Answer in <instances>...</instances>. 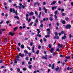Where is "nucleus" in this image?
<instances>
[{"label":"nucleus","mask_w":73,"mask_h":73,"mask_svg":"<svg viewBox=\"0 0 73 73\" xmlns=\"http://www.w3.org/2000/svg\"><path fill=\"white\" fill-rule=\"evenodd\" d=\"M19 34L20 36H21V35H23V34H22V33L20 32L19 33Z\"/></svg>","instance_id":"59"},{"label":"nucleus","mask_w":73,"mask_h":73,"mask_svg":"<svg viewBox=\"0 0 73 73\" xmlns=\"http://www.w3.org/2000/svg\"><path fill=\"white\" fill-rule=\"evenodd\" d=\"M62 66H64V65H66V63H65L64 62H63L62 63Z\"/></svg>","instance_id":"28"},{"label":"nucleus","mask_w":73,"mask_h":73,"mask_svg":"<svg viewBox=\"0 0 73 73\" xmlns=\"http://www.w3.org/2000/svg\"><path fill=\"white\" fill-rule=\"evenodd\" d=\"M28 54L29 57H30L31 56V52H29Z\"/></svg>","instance_id":"37"},{"label":"nucleus","mask_w":73,"mask_h":73,"mask_svg":"<svg viewBox=\"0 0 73 73\" xmlns=\"http://www.w3.org/2000/svg\"><path fill=\"white\" fill-rule=\"evenodd\" d=\"M59 69V67L58 66H57V68H55L56 72H57L58 70Z\"/></svg>","instance_id":"19"},{"label":"nucleus","mask_w":73,"mask_h":73,"mask_svg":"<svg viewBox=\"0 0 73 73\" xmlns=\"http://www.w3.org/2000/svg\"><path fill=\"white\" fill-rule=\"evenodd\" d=\"M66 38V36L65 35H64L62 37V40H65Z\"/></svg>","instance_id":"11"},{"label":"nucleus","mask_w":73,"mask_h":73,"mask_svg":"<svg viewBox=\"0 0 73 73\" xmlns=\"http://www.w3.org/2000/svg\"><path fill=\"white\" fill-rule=\"evenodd\" d=\"M35 45H33V47L32 49V52L33 53H35Z\"/></svg>","instance_id":"7"},{"label":"nucleus","mask_w":73,"mask_h":73,"mask_svg":"<svg viewBox=\"0 0 73 73\" xmlns=\"http://www.w3.org/2000/svg\"><path fill=\"white\" fill-rule=\"evenodd\" d=\"M52 69H53L54 68V64H53L52 65Z\"/></svg>","instance_id":"29"},{"label":"nucleus","mask_w":73,"mask_h":73,"mask_svg":"<svg viewBox=\"0 0 73 73\" xmlns=\"http://www.w3.org/2000/svg\"><path fill=\"white\" fill-rule=\"evenodd\" d=\"M27 48H28V49H29V50H31V48H30L29 47L27 46Z\"/></svg>","instance_id":"62"},{"label":"nucleus","mask_w":73,"mask_h":73,"mask_svg":"<svg viewBox=\"0 0 73 73\" xmlns=\"http://www.w3.org/2000/svg\"><path fill=\"white\" fill-rule=\"evenodd\" d=\"M22 7L23 9H24V8H25V6H24V5H22Z\"/></svg>","instance_id":"54"},{"label":"nucleus","mask_w":73,"mask_h":73,"mask_svg":"<svg viewBox=\"0 0 73 73\" xmlns=\"http://www.w3.org/2000/svg\"><path fill=\"white\" fill-rule=\"evenodd\" d=\"M41 46L39 45H38V49H40L41 48Z\"/></svg>","instance_id":"51"},{"label":"nucleus","mask_w":73,"mask_h":73,"mask_svg":"<svg viewBox=\"0 0 73 73\" xmlns=\"http://www.w3.org/2000/svg\"><path fill=\"white\" fill-rule=\"evenodd\" d=\"M54 17L55 19H57V17L56 15H54Z\"/></svg>","instance_id":"35"},{"label":"nucleus","mask_w":73,"mask_h":73,"mask_svg":"<svg viewBox=\"0 0 73 73\" xmlns=\"http://www.w3.org/2000/svg\"><path fill=\"white\" fill-rule=\"evenodd\" d=\"M62 24H65V23H66V22H65V21L64 20H63L62 21Z\"/></svg>","instance_id":"21"},{"label":"nucleus","mask_w":73,"mask_h":73,"mask_svg":"<svg viewBox=\"0 0 73 73\" xmlns=\"http://www.w3.org/2000/svg\"><path fill=\"white\" fill-rule=\"evenodd\" d=\"M28 68L29 69H31V68H32V65H30L28 66Z\"/></svg>","instance_id":"23"},{"label":"nucleus","mask_w":73,"mask_h":73,"mask_svg":"<svg viewBox=\"0 0 73 73\" xmlns=\"http://www.w3.org/2000/svg\"><path fill=\"white\" fill-rule=\"evenodd\" d=\"M43 9L44 10V12L45 13H47V10L46 9L45 7H43Z\"/></svg>","instance_id":"15"},{"label":"nucleus","mask_w":73,"mask_h":73,"mask_svg":"<svg viewBox=\"0 0 73 73\" xmlns=\"http://www.w3.org/2000/svg\"><path fill=\"white\" fill-rule=\"evenodd\" d=\"M28 64H29V65H30V64H31V62L30 61L29 62H28Z\"/></svg>","instance_id":"64"},{"label":"nucleus","mask_w":73,"mask_h":73,"mask_svg":"<svg viewBox=\"0 0 73 73\" xmlns=\"http://www.w3.org/2000/svg\"><path fill=\"white\" fill-rule=\"evenodd\" d=\"M48 48H51L52 47V46H51V45L50 44H49L48 45Z\"/></svg>","instance_id":"34"},{"label":"nucleus","mask_w":73,"mask_h":73,"mask_svg":"<svg viewBox=\"0 0 73 73\" xmlns=\"http://www.w3.org/2000/svg\"><path fill=\"white\" fill-rule=\"evenodd\" d=\"M43 40L44 41V42H46V40L45 38H43Z\"/></svg>","instance_id":"39"},{"label":"nucleus","mask_w":73,"mask_h":73,"mask_svg":"<svg viewBox=\"0 0 73 73\" xmlns=\"http://www.w3.org/2000/svg\"><path fill=\"white\" fill-rule=\"evenodd\" d=\"M45 4H46V3H45V2H43V5H45Z\"/></svg>","instance_id":"61"},{"label":"nucleus","mask_w":73,"mask_h":73,"mask_svg":"<svg viewBox=\"0 0 73 73\" xmlns=\"http://www.w3.org/2000/svg\"><path fill=\"white\" fill-rule=\"evenodd\" d=\"M24 53H25V54H27L28 53V51L26 50H24Z\"/></svg>","instance_id":"12"},{"label":"nucleus","mask_w":73,"mask_h":73,"mask_svg":"<svg viewBox=\"0 0 73 73\" xmlns=\"http://www.w3.org/2000/svg\"><path fill=\"white\" fill-rule=\"evenodd\" d=\"M1 31H2V32H4V31H5V29H1Z\"/></svg>","instance_id":"58"},{"label":"nucleus","mask_w":73,"mask_h":73,"mask_svg":"<svg viewBox=\"0 0 73 73\" xmlns=\"http://www.w3.org/2000/svg\"><path fill=\"white\" fill-rule=\"evenodd\" d=\"M56 50L57 52H58V51H59L60 50V49H59L58 48H57L56 49Z\"/></svg>","instance_id":"46"},{"label":"nucleus","mask_w":73,"mask_h":73,"mask_svg":"<svg viewBox=\"0 0 73 73\" xmlns=\"http://www.w3.org/2000/svg\"><path fill=\"white\" fill-rule=\"evenodd\" d=\"M35 14L36 15H38V13H37V11H35Z\"/></svg>","instance_id":"38"},{"label":"nucleus","mask_w":73,"mask_h":73,"mask_svg":"<svg viewBox=\"0 0 73 73\" xmlns=\"http://www.w3.org/2000/svg\"><path fill=\"white\" fill-rule=\"evenodd\" d=\"M19 57H20L19 56V55H17V56H16V58H19Z\"/></svg>","instance_id":"43"},{"label":"nucleus","mask_w":73,"mask_h":73,"mask_svg":"<svg viewBox=\"0 0 73 73\" xmlns=\"http://www.w3.org/2000/svg\"><path fill=\"white\" fill-rule=\"evenodd\" d=\"M54 50V48H52L50 50V52L51 53H53V50Z\"/></svg>","instance_id":"18"},{"label":"nucleus","mask_w":73,"mask_h":73,"mask_svg":"<svg viewBox=\"0 0 73 73\" xmlns=\"http://www.w3.org/2000/svg\"><path fill=\"white\" fill-rule=\"evenodd\" d=\"M56 3V1H53L52 3H51V5H52L53 4H54Z\"/></svg>","instance_id":"16"},{"label":"nucleus","mask_w":73,"mask_h":73,"mask_svg":"<svg viewBox=\"0 0 73 73\" xmlns=\"http://www.w3.org/2000/svg\"><path fill=\"white\" fill-rule=\"evenodd\" d=\"M41 43H42V39H41L39 41Z\"/></svg>","instance_id":"55"},{"label":"nucleus","mask_w":73,"mask_h":73,"mask_svg":"<svg viewBox=\"0 0 73 73\" xmlns=\"http://www.w3.org/2000/svg\"><path fill=\"white\" fill-rule=\"evenodd\" d=\"M40 27H41V28H42L43 27V24L41 23V25H40Z\"/></svg>","instance_id":"41"},{"label":"nucleus","mask_w":73,"mask_h":73,"mask_svg":"<svg viewBox=\"0 0 73 73\" xmlns=\"http://www.w3.org/2000/svg\"><path fill=\"white\" fill-rule=\"evenodd\" d=\"M62 16H65L66 15H65V13H62Z\"/></svg>","instance_id":"45"},{"label":"nucleus","mask_w":73,"mask_h":73,"mask_svg":"<svg viewBox=\"0 0 73 73\" xmlns=\"http://www.w3.org/2000/svg\"><path fill=\"white\" fill-rule=\"evenodd\" d=\"M31 21V19L30 18H29L28 21V23H29V22H30V21Z\"/></svg>","instance_id":"50"},{"label":"nucleus","mask_w":73,"mask_h":73,"mask_svg":"<svg viewBox=\"0 0 73 73\" xmlns=\"http://www.w3.org/2000/svg\"><path fill=\"white\" fill-rule=\"evenodd\" d=\"M18 8L19 9H21V6H19L18 7Z\"/></svg>","instance_id":"63"},{"label":"nucleus","mask_w":73,"mask_h":73,"mask_svg":"<svg viewBox=\"0 0 73 73\" xmlns=\"http://www.w3.org/2000/svg\"><path fill=\"white\" fill-rule=\"evenodd\" d=\"M17 71L18 72H20V68H17Z\"/></svg>","instance_id":"24"},{"label":"nucleus","mask_w":73,"mask_h":73,"mask_svg":"<svg viewBox=\"0 0 73 73\" xmlns=\"http://www.w3.org/2000/svg\"><path fill=\"white\" fill-rule=\"evenodd\" d=\"M65 58H66V59H69L70 58V56H66L65 57Z\"/></svg>","instance_id":"25"},{"label":"nucleus","mask_w":73,"mask_h":73,"mask_svg":"<svg viewBox=\"0 0 73 73\" xmlns=\"http://www.w3.org/2000/svg\"><path fill=\"white\" fill-rule=\"evenodd\" d=\"M59 70H58V72H60V71H61V69H62V67H60L59 68Z\"/></svg>","instance_id":"22"},{"label":"nucleus","mask_w":73,"mask_h":73,"mask_svg":"<svg viewBox=\"0 0 73 73\" xmlns=\"http://www.w3.org/2000/svg\"><path fill=\"white\" fill-rule=\"evenodd\" d=\"M14 18L15 19H17V20H19V17L18 16H15V17H14Z\"/></svg>","instance_id":"17"},{"label":"nucleus","mask_w":73,"mask_h":73,"mask_svg":"<svg viewBox=\"0 0 73 73\" xmlns=\"http://www.w3.org/2000/svg\"><path fill=\"white\" fill-rule=\"evenodd\" d=\"M40 51V50H38L36 52V54H38L39 53V52Z\"/></svg>","instance_id":"42"},{"label":"nucleus","mask_w":73,"mask_h":73,"mask_svg":"<svg viewBox=\"0 0 73 73\" xmlns=\"http://www.w3.org/2000/svg\"><path fill=\"white\" fill-rule=\"evenodd\" d=\"M25 59L26 60H27V61H28V60H29V58H28V57H26L25 58Z\"/></svg>","instance_id":"44"},{"label":"nucleus","mask_w":73,"mask_h":73,"mask_svg":"<svg viewBox=\"0 0 73 73\" xmlns=\"http://www.w3.org/2000/svg\"><path fill=\"white\" fill-rule=\"evenodd\" d=\"M71 28V25H67L65 27L66 29H70Z\"/></svg>","instance_id":"1"},{"label":"nucleus","mask_w":73,"mask_h":73,"mask_svg":"<svg viewBox=\"0 0 73 73\" xmlns=\"http://www.w3.org/2000/svg\"><path fill=\"white\" fill-rule=\"evenodd\" d=\"M58 46L59 47H60V48H62V46H63V45L62 44H61L60 43L58 44Z\"/></svg>","instance_id":"8"},{"label":"nucleus","mask_w":73,"mask_h":73,"mask_svg":"<svg viewBox=\"0 0 73 73\" xmlns=\"http://www.w3.org/2000/svg\"><path fill=\"white\" fill-rule=\"evenodd\" d=\"M29 13L30 16H32L33 15V13L32 12H31L30 13Z\"/></svg>","instance_id":"13"},{"label":"nucleus","mask_w":73,"mask_h":73,"mask_svg":"<svg viewBox=\"0 0 73 73\" xmlns=\"http://www.w3.org/2000/svg\"><path fill=\"white\" fill-rule=\"evenodd\" d=\"M32 24H33V22H31L29 24V26H31V25H32Z\"/></svg>","instance_id":"40"},{"label":"nucleus","mask_w":73,"mask_h":73,"mask_svg":"<svg viewBox=\"0 0 73 73\" xmlns=\"http://www.w3.org/2000/svg\"><path fill=\"white\" fill-rule=\"evenodd\" d=\"M15 35V33H12L11 32H10L9 33V36H13Z\"/></svg>","instance_id":"3"},{"label":"nucleus","mask_w":73,"mask_h":73,"mask_svg":"<svg viewBox=\"0 0 73 73\" xmlns=\"http://www.w3.org/2000/svg\"><path fill=\"white\" fill-rule=\"evenodd\" d=\"M53 56H56V55H57V53H55V52H53L52 53Z\"/></svg>","instance_id":"26"},{"label":"nucleus","mask_w":73,"mask_h":73,"mask_svg":"<svg viewBox=\"0 0 73 73\" xmlns=\"http://www.w3.org/2000/svg\"><path fill=\"white\" fill-rule=\"evenodd\" d=\"M17 49L18 50L19 52H20V48L19 47H17Z\"/></svg>","instance_id":"49"},{"label":"nucleus","mask_w":73,"mask_h":73,"mask_svg":"<svg viewBox=\"0 0 73 73\" xmlns=\"http://www.w3.org/2000/svg\"><path fill=\"white\" fill-rule=\"evenodd\" d=\"M22 65H25V63L23 61L22 62Z\"/></svg>","instance_id":"33"},{"label":"nucleus","mask_w":73,"mask_h":73,"mask_svg":"<svg viewBox=\"0 0 73 73\" xmlns=\"http://www.w3.org/2000/svg\"><path fill=\"white\" fill-rule=\"evenodd\" d=\"M37 4L38 6H40V3L36 1L35 3L34 4V7H36V5Z\"/></svg>","instance_id":"2"},{"label":"nucleus","mask_w":73,"mask_h":73,"mask_svg":"<svg viewBox=\"0 0 73 73\" xmlns=\"http://www.w3.org/2000/svg\"><path fill=\"white\" fill-rule=\"evenodd\" d=\"M17 24H20V21H17Z\"/></svg>","instance_id":"57"},{"label":"nucleus","mask_w":73,"mask_h":73,"mask_svg":"<svg viewBox=\"0 0 73 73\" xmlns=\"http://www.w3.org/2000/svg\"><path fill=\"white\" fill-rule=\"evenodd\" d=\"M26 19L27 21H28V17H29V15L27 14H26Z\"/></svg>","instance_id":"10"},{"label":"nucleus","mask_w":73,"mask_h":73,"mask_svg":"<svg viewBox=\"0 0 73 73\" xmlns=\"http://www.w3.org/2000/svg\"><path fill=\"white\" fill-rule=\"evenodd\" d=\"M65 20L66 21H68L69 20V18L68 17H66L65 18Z\"/></svg>","instance_id":"31"},{"label":"nucleus","mask_w":73,"mask_h":73,"mask_svg":"<svg viewBox=\"0 0 73 73\" xmlns=\"http://www.w3.org/2000/svg\"><path fill=\"white\" fill-rule=\"evenodd\" d=\"M1 16H4V13H2L1 14Z\"/></svg>","instance_id":"60"},{"label":"nucleus","mask_w":73,"mask_h":73,"mask_svg":"<svg viewBox=\"0 0 73 73\" xmlns=\"http://www.w3.org/2000/svg\"><path fill=\"white\" fill-rule=\"evenodd\" d=\"M57 13H58V11H56L54 13L55 15H56Z\"/></svg>","instance_id":"27"},{"label":"nucleus","mask_w":73,"mask_h":73,"mask_svg":"<svg viewBox=\"0 0 73 73\" xmlns=\"http://www.w3.org/2000/svg\"><path fill=\"white\" fill-rule=\"evenodd\" d=\"M60 33L62 35H63V34H64V31H61L60 32Z\"/></svg>","instance_id":"36"},{"label":"nucleus","mask_w":73,"mask_h":73,"mask_svg":"<svg viewBox=\"0 0 73 73\" xmlns=\"http://www.w3.org/2000/svg\"><path fill=\"white\" fill-rule=\"evenodd\" d=\"M19 56L20 57H23L24 56V54H21V53H20L19 54Z\"/></svg>","instance_id":"5"},{"label":"nucleus","mask_w":73,"mask_h":73,"mask_svg":"<svg viewBox=\"0 0 73 73\" xmlns=\"http://www.w3.org/2000/svg\"><path fill=\"white\" fill-rule=\"evenodd\" d=\"M10 12H13V10H12V9L11 8L10 9Z\"/></svg>","instance_id":"30"},{"label":"nucleus","mask_w":73,"mask_h":73,"mask_svg":"<svg viewBox=\"0 0 73 73\" xmlns=\"http://www.w3.org/2000/svg\"><path fill=\"white\" fill-rule=\"evenodd\" d=\"M70 67L69 66L67 68V70H70Z\"/></svg>","instance_id":"48"},{"label":"nucleus","mask_w":73,"mask_h":73,"mask_svg":"<svg viewBox=\"0 0 73 73\" xmlns=\"http://www.w3.org/2000/svg\"><path fill=\"white\" fill-rule=\"evenodd\" d=\"M13 13H15L16 15H17V10H16L15 12V10L14 9V8H13Z\"/></svg>","instance_id":"4"},{"label":"nucleus","mask_w":73,"mask_h":73,"mask_svg":"<svg viewBox=\"0 0 73 73\" xmlns=\"http://www.w3.org/2000/svg\"><path fill=\"white\" fill-rule=\"evenodd\" d=\"M57 8V6L52 7V11L54 10V9H56Z\"/></svg>","instance_id":"9"},{"label":"nucleus","mask_w":73,"mask_h":73,"mask_svg":"<svg viewBox=\"0 0 73 73\" xmlns=\"http://www.w3.org/2000/svg\"><path fill=\"white\" fill-rule=\"evenodd\" d=\"M4 21H1L0 22V24H3L4 23Z\"/></svg>","instance_id":"32"},{"label":"nucleus","mask_w":73,"mask_h":73,"mask_svg":"<svg viewBox=\"0 0 73 73\" xmlns=\"http://www.w3.org/2000/svg\"><path fill=\"white\" fill-rule=\"evenodd\" d=\"M53 19H52V17H50V21H52V20H53Z\"/></svg>","instance_id":"53"},{"label":"nucleus","mask_w":73,"mask_h":73,"mask_svg":"<svg viewBox=\"0 0 73 73\" xmlns=\"http://www.w3.org/2000/svg\"><path fill=\"white\" fill-rule=\"evenodd\" d=\"M56 25H57V26H58H58H59V23H56Z\"/></svg>","instance_id":"56"},{"label":"nucleus","mask_w":73,"mask_h":73,"mask_svg":"<svg viewBox=\"0 0 73 73\" xmlns=\"http://www.w3.org/2000/svg\"><path fill=\"white\" fill-rule=\"evenodd\" d=\"M23 70H24V71H25V70H26V68H23Z\"/></svg>","instance_id":"52"},{"label":"nucleus","mask_w":73,"mask_h":73,"mask_svg":"<svg viewBox=\"0 0 73 73\" xmlns=\"http://www.w3.org/2000/svg\"><path fill=\"white\" fill-rule=\"evenodd\" d=\"M17 29H18V27H15L14 29V31H16Z\"/></svg>","instance_id":"20"},{"label":"nucleus","mask_w":73,"mask_h":73,"mask_svg":"<svg viewBox=\"0 0 73 73\" xmlns=\"http://www.w3.org/2000/svg\"><path fill=\"white\" fill-rule=\"evenodd\" d=\"M45 56H42V58H44V59H45L46 60H47V59H48L47 58V57L48 56L47 55H45Z\"/></svg>","instance_id":"6"},{"label":"nucleus","mask_w":73,"mask_h":73,"mask_svg":"<svg viewBox=\"0 0 73 73\" xmlns=\"http://www.w3.org/2000/svg\"><path fill=\"white\" fill-rule=\"evenodd\" d=\"M59 57L63 58L64 57V56H63V55H60Z\"/></svg>","instance_id":"47"},{"label":"nucleus","mask_w":73,"mask_h":73,"mask_svg":"<svg viewBox=\"0 0 73 73\" xmlns=\"http://www.w3.org/2000/svg\"><path fill=\"white\" fill-rule=\"evenodd\" d=\"M21 49H23V48H24V47H25V46H24V45L23 44H22L21 46Z\"/></svg>","instance_id":"14"}]
</instances>
